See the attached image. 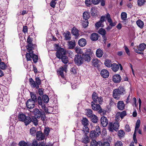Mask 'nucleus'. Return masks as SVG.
I'll return each instance as SVG.
<instances>
[{
    "mask_svg": "<svg viewBox=\"0 0 146 146\" xmlns=\"http://www.w3.org/2000/svg\"><path fill=\"white\" fill-rule=\"evenodd\" d=\"M35 116H33L31 119L29 116H27L23 113L19 115V121L23 122L25 125H27L32 121L34 124L36 125L38 124V119Z\"/></svg>",
    "mask_w": 146,
    "mask_h": 146,
    "instance_id": "1",
    "label": "nucleus"
},
{
    "mask_svg": "<svg viewBox=\"0 0 146 146\" xmlns=\"http://www.w3.org/2000/svg\"><path fill=\"white\" fill-rule=\"evenodd\" d=\"M125 90L123 87L119 86L118 88L115 89L113 92V96L116 100L119 99L120 95L125 94Z\"/></svg>",
    "mask_w": 146,
    "mask_h": 146,
    "instance_id": "2",
    "label": "nucleus"
},
{
    "mask_svg": "<svg viewBox=\"0 0 146 146\" xmlns=\"http://www.w3.org/2000/svg\"><path fill=\"white\" fill-rule=\"evenodd\" d=\"M33 114L38 119L41 117L42 121H44L46 116L44 113L43 111H41L37 108L34 109L33 111Z\"/></svg>",
    "mask_w": 146,
    "mask_h": 146,
    "instance_id": "3",
    "label": "nucleus"
},
{
    "mask_svg": "<svg viewBox=\"0 0 146 146\" xmlns=\"http://www.w3.org/2000/svg\"><path fill=\"white\" fill-rule=\"evenodd\" d=\"M92 52L90 49H87L85 53L82 54V56L84 60L88 62H89L91 60V56L92 54Z\"/></svg>",
    "mask_w": 146,
    "mask_h": 146,
    "instance_id": "4",
    "label": "nucleus"
},
{
    "mask_svg": "<svg viewBox=\"0 0 146 146\" xmlns=\"http://www.w3.org/2000/svg\"><path fill=\"white\" fill-rule=\"evenodd\" d=\"M98 94L95 92L93 93L92 95V98L93 101L92 103H99L100 104H102L103 101L102 97L100 96H98Z\"/></svg>",
    "mask_w": 146,
    "mask_h": 146,
    "instance_id": "5",
    "label": "nucleus"
},
{
    "mask_svg": "<svg viewBox=\"0 0 146 146\" xmlns=\"http://www.w3.org/2000/svg\"><path fill=\"white\" fill-rule=\"evenodd\" d=\"M119 126V123L117 121L113 123L110 122L108 125V129L110 131L113 132L114 130L117 131Z\"/></svg>",
    "mask_w": 146,
    "mask_h": 146,
    "instance_id": "6",
    "label": "nucleus"
},
{
    "mask_svg": "<svg viewBox=\"0 0 146 146\" xmlns=\"http://www.w3.org/2000/svg\"><path fill=\"white\" fill-rule=\"evenodd\" d=\"M66 50L62 48H59L56 52V57L59 59L66 55Z\"/></svg>",
    "mask_w": 146,
    "mask_h": 146,
    "instance_id": "7",
    "label": "nucleus"
},
{
    "mask_svg": "<svg viewBox=\"0 0 146 146\" xmlns=\"http://www.w3.org/2000/svg\"><path fill=\"white\" fill-rule=\"evenodd\" d=\"M82 122L84 125V127L83 131L84 132H89V129L87 126L88 125V119L86 118H84L82 120Z\"/></svg>",
    "mask_w": 146,
    "mask_h": 146,
    "instance_id": "8",
    "label": "nucleus"
},
{
    "mask_svg": "<svg viewBox=\"0 0 146 146\" xmlns=\"http://www.w3.org/2000/svg\"><path fill=\"white\" fill-rule=\"evenodd\" d=\"M75 63L78 66H80L83 63L84 60L82 56L77 55H75L74 59Z\"/></svg>",
    "mask_w": 146,
    "mask_h": 146,
    "instance_id": "9",
    "label": "nucleus"
},
{
    "mask_svg": "<svg viewBox=\"0 0 146 146\" xmlns=\"http://www.w3.org/2000/svg\"><path fill=\"white\" fill-rule=\"evenodd\" d=\"M95 103H92L91 107L92 109L94 111H98L99 113H101L103 112L100 106L98 104H95Z\"/></svg>",
    "mask_w": 146,
    "mask_h": 146,
    "instance_id": "10",
    "label": "nucleus"
},
{
    "mask_svg": "<svg viewBox=\"0 0 146 146\" xmlns=\"http://www.w3.org/2000/svg\"><path fill=\"white\" fill-rule=\"evenodd\" d=\"M35 102L32 100L29 99L26 102V106L28 108L32 109L35 106Z\"/></svg>",
    "mask_w": 146,
    "mask_h": 146,
    "instance_id": "11",
    "label": "nucleus"
},
{
    "mask_svg": "<svg viewBox=\"0 0 146 146\" xmlns=\"http://www.w3.org/2000/svg\"><path fill=\"white\" fill-rule=\"evenodd\" d=\"M100 121L101 124L104 127H106L108 125V121L107 118L104 116L101 117Z\"/></svg>",
    "mask_w": 146,
    "mask_h": 146,
    "instance_id": "12",
    "label": "nucleus"
},
{
    "mask_svg": "<svg viewBox=\"0 0 146 146\" xmlns=\"http://www.w3.org/2000/svg\"><path fill=\"white\" fill-rule=\"evenodd\" d=\"M146 47V45L144 43H142L138 47V50H135V52L138 54H141V52H139V51H143Z\"/></svg>",
    "mask_w": 146,
    "mask_h": 146,
    "instance_id": "13",
    "label": "nucleus"
},
{
    "mask_svg": "<svg viewBox=\"0 0 146 146\" xmlns=\"http://www.w3.org/2000/svg\"><path fill=\"white\" fill-rule=\"evenodd\" d=\"M36 139L38 141L43 140L44 138V134L41 131H38L36 133Z\"/></svg>",
    "mask_w": 146,
    "mask_h": 146,
    "instance_id": "14",
    "label": "nucleus"
},
{
    "mask_svg": "<svg viewBox=\"0 0 146 146\" xmlns=\"http://www.w3.org/2000/svg\"><path fill=\"white\" fill-rule=\"evenodd\" d=\"M92 63L93 66L95 67H99L101 63V62L96 58H93L92 61Z\"/></svg>",
    "mask_w": 146,
    "mask_h": 146,
    "instance_id": "15",
    "label": "nucleus"
},
{
    "mask_svg": "<svg viewBox=\"0 0 146 146\" xmlns=\"http://www.w3.org/2000/svg\"><path fill=\"white\" fill-rule=\"evenodd\" d=\"M84 132V135L82 138L81 141L82 142L84 143L85 144H87L89 142V138L87 135V133L88 132Z\"/></svg>",
    "mask_w": 146,
    "mask_h": 146,
    "instance_id": "16",
    "label": "nucleus"
},
{
    "mask_svg": "<svg viewBox=\"0 0 146 146\" xmlns=\"http://www.w3.org/2000/svg\"><path fill=\"white\" fill-rule=\"evenodd\" d=\"M28 53H27L26 55V58L27 61L31 60L32 56L33 54V52L31 51V49H29L28 51Z\"/></svg>",
    "mask_w": 146,
    "mask_h": 146,
    "instance_id": "17",
    "label": "nucleus"
},
{
    "mask_svg": "<svg viewBox=\"0 0 146 146\" xmlns=\"http://www.w3.org/2000/svg\"><path fill=\"white\" fill-rule=\"evenodd\" d=\"M125 104L123 101H119L117 103V107L121 110H122L124 109Z\"/></svg>",
    "mask_w": 146,
    "mask_h": 146,
    "instance_id": "18",
    "label": "nucleus"
},
{
    "mask_svg": "<svg viewBox=\"0 0 146 146\" xmlns=\"http://www.w3.org/2000/svg\"><path fill=\"white\" fill-rule=\"evenodd\" d=\"M113 80L115 83H119L121 81V78L119 75L115 74L113 76Z\"/></svg>",
    "mask_w": 146,
    "mask_h": 146,
    "instance_id": "19",
    "label": "nucleus"
},
{
    "mask_svg": "<svg viewBox=\"0 0 146 146\" xmlns=\"http://www.w3.org/2000/svg\"><path fill=\"white\" fill-rule=\"evenodd\" d=\"M87 43L86 40L84 38H82L79 40L78 43L80 46L83 47L85 46Z\"/></svg>",
    "mask_w": 146,
    "mask_h": 146,
    "instance_id": "20",
    "label": "nucleus"
},
{
    "mask_svg": "<svg viewBox=\"0 0 146 146\" xmlns=\"http://www.w3.org/2000/svg\"><path fill=\"white\" fill-rule=\"evenodd\" d=\"M101 75L104 78H108L109 76V72L107 70L103 69L101 72Z\"/></svg>",
    "mask_w": 146,
    "mask_h": 146,
    "instance_id": "21",
    "label": "nucleus"
},
{
    "mask_svg": "<svg viewBox=\"0 0 146 146\" xmlns=\"http://www.w3.org/2000/svg\"><path fill=\"white\" fill-rule=\"evenodd\" d=\"M68 46L69 49H73L76 46V43L75 41H71L68 42Z\"/></svg>",
    "mask_w": 146,
    "mask_h": 146,
    "instance_id": "22",
    "label": "nucleus"
},
{
    "mask_svg": "<svg viewBox=\"0 0 146 146\" xmlns=\"http://www.w3.org/2000/svg\"><path fill=\"white\" fill-rule=\"evenodd\" d=\"M99 132H96V131H92L90 133V137L92 138H94L98 136L100 134H98Z\"/></svg>",
    "mask_w": 146,
    "mask_h": 146,
    "instance_id": "23",
    "label": "nucleus"
},
{
    "mask_svg": "<svg viewBox=\"0 0 146 146\" xmlns=\"http://www.w3.org/2000/svg\"><path fill=\"white\" fill-rule=\"evenodd\" d=\"M103 54V52L101 49L99 48L97 50L96 52V56L99 58L102 57Z\"/></svg>",
    "mask_w": 146,
    "mask_h": 146,
    "instance_id": "24",
    "label": "nucleus"
},
{
    "mask_svg": "<svg viewBox=\"0 0 146 146\" xmlns=\"http://www.w3.org/2000/svg\"><path fill=\"white\" fill-rule=\"evenodd\" d=\"M91 40L93 41H96L98 40V34L94 33L91 34L90 36Z\"/></svg>",
    "mask_w": 146,
    "mask_h": 146,
    "instance_id": "25",
    "label": "nucleus"
},
{
    "mask_svg": "<svg viewBox=\"0 0 146 146\" xmlns=\"http://www.w3.org/2000/svg\"><path fill=\"white\" fill-rule=\"evenodd\" d=\"M64 35L65 37V40H71V34L70 32L67 31L66 33H64Z\"/></svg>",
    "mask_w": 146,
    "mask_h": 146,
    "instance_id": "26",
    "label": "nucleus"
},
{
    "mask_svg": "<svg viewBox=\"0 0 146 146\" xmlns=\"http://www.w3.org/2000/svg\"><path fill=\"white\" fill-rule=\"evenodd\" d=\"M63 67L62 66H61L59 69L58 70L57 72V73L61 77L63 78H64V75L63 73Z\"/></svg>",
    "mask_w": 146,
    "mask_h": 146,
    "instance_id": "27",
    "label": "nucleus"
},
{
    "mask_svg": "<svg viewBox=\"0 0 146 146\" xmlns=\"http://www.w3.org/2000/svg\"><path fill=\"white\" fill-rule=\"evenodd\" d=\"M90 13L92 16H96L97 15L98 11L96 8L92 7L91 9Z\"/></svg>",
    "mask_w": 146,
    "mask_h": 146,
    "instance_id": "28",
    "label": "nucleus"
},
{
    "mask_svg": "<svg viewBox=\"0 0 146 146\" xmlns=\"http://www.w3.org/2000/svg\"><path fill=\"white\" fill-rule=\"evenodd\" d=\"M104 64L108 68L111 67L112 65L111 61L108 59L106 60Z\"/></svg>",
    "mask_w": 146,
    "mask_h": 146,
    "instance_id": "29",
    "label": "nucleus"
},
{
    "mask_svg": "<svg viewBox=\"0 0 146 146\" xmlns=\"http://www.w3.org/2000/svg\"><path fill=\"white\" fill-rule=\"evenodd\" d=\"M90 17V13L89 12H84L83 14V18L85 20H88Z\"/></svg>",
    "mask_w": 146,
    "mask_h": 146,
    "instance_id": "30",
    "label": "nucleus"
},
{
    "mask_svg": "<svg viewBox=\"0 0 146 146\" xmlns=\"http://www.w3.org/2000/svg\"><path fill=\"white\" fill-rule=\"evenodd\" d=\"M111 67L112 69L114 72L117 71L119 70V65L115 63L112 64V66Z\"/></svg>",
    "mask_w": 146,
    "mask_h": 146,
    "instance_id": "31",
    "label": "nucleus"
},
{
    "mask_svg": "<svg viewBox=\"0 0 146 146\" xmlns=\"http://www.w3.org/2000/svg\"><path fill=\"white\" fill-rule=\"evenodd\" d=\"M79 31L76 29L73 28L72 30V33L76 36H79Z\"/></svg>",
    "mask_w": 146,
    "mask_h": 146,
    "instance_id": "32",
    "label": "nucleus"
},
{
    "mask_svg": "<svg viewBox=\"0 0 146 146\" xmlns=\"http://www.w3.org/2000/svg\"><path fill=\"white\" fill-rule=\"evenodd\" d=\"M137 26L140 28L142 29L143 27L144 23L140 20H138L136 22Z\"/></svg>",
    "mask_w": 146,
    "mask_h": 146,
    "instance_id": "33",
    "label": "nucleus"
},
{
    "mask_svg": "<svg viewBox=\"0 0 146 146\" xmlns=\"http://www.w3.org/2000/svg\"><path fill=\"white\" fill-rule=\"evenodd\" d=\"M30 133L33 136H35L36 135V129L35 128L33 127L31 128L30 130Z\"/></svg>",
    "mask_w": 146,
    "mask_h": 146,
    "instance_id": "34",
    "label": "nucleus"
},
{
    "mask_svg": "<svg viewBox=\"0 0 146 146\" xmlns=\"http://www.w3.org/2000/svg\"><path fill=\"white\" fill-rule=\"evenodd\" d=\"M60 59H61L62 62L64 64H67L68 62V58L66 55L63 56Z\"/></svg>",
    "mask_w": 146,
    "mask_h": 146,
    "instance_id": "35",
    "label": "nucleus"
},
{
    "mask_svg": "<svg viewBox=\"0 0 146 146\" xmlns=\"http://www.w3.org/2000/svg\"><path fill=\"white\" fill-rule=\"evenodd\" d=\"M125 134L124 131L123 130H120L118 132V135L120 138L123 137Z\"/></svg>",
    "mask_w": 146,
    "mask_h": 146,
    "instance_id": "36",
    "label": "nucleus"
},
{
    "mask_svg": "<svg viewBox=\"0 0 146 146\" xmlns=\"http://www.w3.org/2000/svg\"><path fill=\"white\" fill-rule=\"evenodd\" d=\"M42 100L45 103H47L49 101V98L48 96L46 95H43L42 97Z\"/></svg>",
    "mask_w": 146,
    "mask_h": 146,
    "instance_id": "37",
    "label": "nucleus"
},
{
    "mask_svg": "<svg viewBox=\"0 0 146 146\" xmlns=\"http://www.w3.org/2000/svg\"><path fill=\"white\" fill-rule=\"evenodd\" d=\"M92 121L94 123H97L98 121V118L97 117L94 115H93L92 116L90 117Z\"/></svg>",
    "mask_w": 146,
    "mask_h": 146,
    "instance_id": "38",
    "label": "nucleus"
},
{
    "mask_svg": "<svg viewBox=\"0 0 146 146\" xmlns=\"http://www.w3.org/2000/svg\"><path fill=\"white\" fill-rule=\"evenodd\" d=\"M29 82L31 86L35 88L36 86V84L32 78L29 79Z\"/></svg>",
    "mask_w": 146,
    "mask_h": 146,
    "instance_id": "39",
    "label": "nucleus"
},
{
    "mask_svg": "<svg viewBox=\"0 0 146 146\" xmlns=\"http://www.w3.org/2000/svg\"><path fill=\"white\" fill-rule=\"evenodd\" d=\"M121 17L122 20H125L127 18V14L125 12H122L121 15Z\"/></svg>",
    "mask_w": 146,
    "mask_h": 146,
    "instance_id": "40",
    "label": "nucleus"
},
{
    "mask_svg": "<svg viewBox=\"0 0 146 146\" xmlns=\"http://www.w3.org/2000/svg\"><path fill=\"white\" fill-rule=\"evenodd\" d=\"M31 99H29V100H32L35 102H36L37 101V98L35 94H34L33 92L30 93Z\"/></svg>",
    "mask_w": 146,
    "mask_h": 146,
    "instance_id": "41",
    "label": "nucleus"
},
{
    "mask_svg": "<svg viewBox=\"0 0 146 146\" xmlns=\"http://www.w3.org/2000/svg\"><path fill=\"white\" fill-rule=\"evenodd\" d=\"M86 115L89 117H90L93 115L92 114V110L90 109L87 110L86 112Z\"/></svg>",
    "mask_w": 146,
    "mask_h": 146,
    "instance_id": "42",
    "label": "nucleus"
},
{
    "mask_svg": "<svg viewBox=\"0 0 146 146\" xmlns=\"http://www.w3.org/2000/svg\"><path fill=\"white\" fill-rule=\"evenodd\" d=\"M35 63H36L38 60V57L37 55L33 53L32 58Z\"/></svg>",
    "mask_w": 146,
    "mask_h": 146,
    "instance_id": "43",
    "label": "nucleus"
},
{
    "mask_svg": "<svg viewBox=\"0 0 146 146\" xmlns=\"http://www.w3.org/2000/svg\"><path fill=\"white\" fill-rule=\"evenodd\" d=\"M19 146H30L29 145H28L27 143L23 141H20L19 143Z\"/></svg>",
    "mask_w": 146,
    "mask_h": 146,
    "instance_id": "44",
    "label": "nucleus"
},
{
    "mask_svg": "<svg viewBox=\"0 0 146 146\" xmlns=\"http://www.w3.org/2000/svg\"><path fill=\"white\" fill-rule=\"evenodd\" d=\"M98 33L102 35H104L106 34V31L104 29L101 28L99 30Z\"/></svg>",
    "mask_w": 146,
    "mask_h": 146,
    "instance_id": "45",
    "label": "nucleus"
},
{
    "mask_svg": "<svg viewBox=\"0 0 146 146\" xmlns=\"http://www.w3.org/2000/svg\"><path fill=\"white\" fill-rule=\"evenodd\" d=\"M38 104L41 106H42L44 104L42 102V100L41 98L39 96L38 98Z\"/></svg>",
    "mask_w": 146,
    "mask_h": 146,
    "instance_id": "46",
    "label": "nucleus"
},
{
    "mask_svg": "<svg viewBox=\"0 0 146 146\" xmlns=\"http://www.w3.org/2000/svg\"><path fill=\"white\" fill-rule=\"evenodd\" d=\"M39 143H38L37 141L34 139L32 143L30 144L31 146H38Z\"/></svg>",
    "mask_w": 146,
    "mask_h": 146,
    "instance_id": "47",
    "label": "nucleus"
},
{
    "mask_svg": "<svg viewBox=\"0 0 146 146\" xmlns=\"http://www.w3.org/2000/svg\"><path fill=\"white\" fill-rule=\"evenodd\" d=\"M140 124V120L139 119L137 120L136 123L135 129L137 130V129L139 128Z\"/></svg>",
    "mask_w": 146,
    "mask_h": 146,
    "instance_id": "48",
    "label": "nucleus"
},
{
    "mask_svg": "<svg viewBox=\"0 0 146 146\" xmlns=\"http://www.w3.org/2000/svg\"><path fill=\"white\" fill-rule=\"evenodd\" d=\"M145 2V0H138L137 3L138 5L141 6L143 5Z\"/></svg>",
    "mask_w": 146,
    "mask_h": 146,
    "instance_id": "49",
    "label": "nucleus"
},
{
    "mask_svg": "<svg viewBox=\"0 0 146 146\" xmlns=\"http://www.w3.org/2000/svg\"><path fill=\"white\" fill-rule=\"evenodd\" d=\"M119 112L120 115V117L121 119H122L123 118V117L126 115V112L125 111H123L122 112Z\"/></svg>",
    "mask_w": 146,
    "mask_h": 146,
    "instance_id": "50",
    "label": "nucleus"
},
{
    "mask_svg": "<svg viewBox=\"0 0 146 146\" xmlns=\"http://www.w3.org/2000/svg\"><path fill=\"white\" fill-rule=\"evenodd\" d=\"M88 20H85L82 23V26L84 28H86L88 26Z\"/></svg>",
    "mask_w": 146,
    "mask_h": 146,
    "instance_id": "51",
    "label": "nucleus"
},
{
    "mask_svg": "<svg viewBox=\"0 0 146 146\" xmlns=\"http://www.w3.org/2000/svg\"><path fill=\"white\" fill-rule=\"evenodd\" d=\"M109 103L110 106H113L115 105V103L114 102L113 99V98H110Z\"/></svg>",
    "mask_w": 146,
    "mask_h": 146,
    "instance_id": "52",
    "label": "nucleus"
},
{
    "mask_svg": "<svg viewBox=\"0 0 146 146\" xmlns=\"http://www.w3.org/2000/svg\"><path fill=\"white\" fill-rule=\"evenodd\" d=\"M41 108L43 110H44V111L46 113H50V112L48 111V108L46 106L45 104L42 106Z\"/></svg>",
    "mask_w": 146,
    "mask_h": 146,
    "instance_id": "53",
    "label": "nucleus"
},
{
    "mask_svg": "<svg viewBox=\"0 0 146 146\" xmlns=\"http://www.w3.org/2000/svg\"><path fill=\"white\" fill-rule=\"evenodd\" d=\"M76 52L78 54H81L82 53V50L79 48L76 47L75 48Z\"/></svg>",
    "mask_w": 146,
    "mask_h": 146,
    "instance_id": "54",
    "label": "nucleus"
},
{
    "mask_svg": "<svg viewBox=\"0 0 146 146\" xmlns=\"http://www.w3.org/2000/svg\"><path fill=\"white\" fill-rule=\"evenodd\" d=\"M98 142L94 140H93L90 143V146H97Z\"/></svg>",
    "mask_w": 146,
    "mask_h": 146,
    "instance_id": "55",
    "label": "nucleus"
},
{
    "mask_svg": "<svg viewBox=\"0 0 146 146\" xmlns=\"http://www.w3.org/2000/svg\"><path fill=\"white\" fill-rule=\"evenodd\" d=\"M6 67V65L3 62H1L0 63V68L1 69L4 70Z\"/></svg>",
    "mask_w": 146,
    "mask_h": 146,
    "instance_id": "56",
    "label": "nucleus"
},
{
    "mask_svg": "<svg viewBox=\"0 0 146 146\" xmlns=\"http://www.w3.org/2000/svg\"><path fill=\"white\" fill-rule=\"evenodd\" d=\"M124 49L125 50V52L127 54L129 55V56L130 55V50L129 48L125 46H124Z\"/></svg>",
    "mask_w": 146,
    "mask_h": 146,
    "instance_id": "57",
    "label": "nucleus"
},
{
    "mask_svg": "<svg viewBox=\"0 0 146 146\" xmlns=\"http://www.w3.org/2000/svg\"><path fill=\"white\" fill-rule=\"evenodd\" d=\"M100 128L98 126H96V127L95 130L94 131H96V132H99L98 134H100L101 133Z\"/></svg>",
    "mask_w": 146,
    "mask_h": 146,
    "instance_id": "58",
    "label": "nucleus"
},
{
    "mask_svg": "<svg viewBox=\"0 0 146 146\" xmlns=\"http://www.w3.org/2000/svg\"><path fill=\"white\" fill-rule=\"evenodd\" d=\"M102 22L100 21H99L97 22L96 24H95V26L96 27L99 28L101 27L102 25Z\"/></svg>",
    "mask_w": 146,
    "mask_h": 146,
    "instance_id": "59",
    "label": "nucleus"
},
{
    "mask_svg": "<svg viewBox=\"0 0 146 146\" xmlns=\"http://www.w3.org/2000/svg\"><path fill=\"white\" fill-rule=\"evenodd\" d=\"M115 146H123L122 142L120 141H117L115 143Z\"/></svg>",
    "mask_w": 146,
    "mask_h": 146,
    "instance_id": "60",
    "label": "nucleus"
},
{
    "mask_svg": "<svg viewBox=\"0 0 146 146\" xmlns=\"http://www.w3.org/2000/svg\"><path fill=\"white\" fill-rule=\"evenodd\" d=\"M35 82L36 84L40 85L41 84V80L39 77H37L35 78Z\"/></svg>",
    "mask_w": 146,
    "mask_h": 146,
    "instance_id": "61",
    "label": "nucleus"
},
{
    "mask_svg": "<svg viewBox=\"0 0 146 146\" xmlns=\"http://www.w3.org/2000/svg\"><path fill=\"white\" fill-rule=\"evenodd\" d=\"M108 22L109 23V25L112 27L115 26L116 25V23L115 22H112V19L110 20Z\"/></svg>",
    "mask_w": 146,
    "mask_h": 146,
    "instance_id": "62",
    "label": "nucleus"
},
{
    "mask_svg": "<svg viewBox=\"0 0 146 146\" xmlns=\"http://www.w3.org/2000/svg\"><path fill=\"white\" fill-rule=\"evenodd\" d=\"M55 1H52L50 3V6L53 8H54L55 7V5L56 4V3L55 2Z\"/></svg>",
    "mask_w": 146,
    "mask_h": 146,
    "instance_id": "63",
    "label": "nucleus"
},
{
    "mask_svg": "<svg viewBox=\"0 0 146 146\" xmlns=\"http://www.w3.org/2000/svg\"><path fill=\"white\" fill-rule=\"evenodd\" d=\"M50 131V129L48 127L45 128L44 130V133L45 134L47 135H48Z\"/></svg>",
    "mask_w": 146,
    "mask_h": 146,
    "instance_id": "64",
    "label": "nucleus"
}]
</instances>
